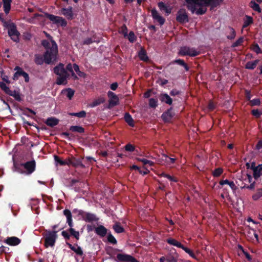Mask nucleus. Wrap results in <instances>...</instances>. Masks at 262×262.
<instances>
[{
	"label": "nucleus",
	"instance_id": "f257e3e1",
	"mask_svg": "<svg viewBox=\"0 0 262 262\" xmlns=\"http://www.w3.org/2000/svg\"><path fill=\"white\" fill-rule=\"evenodd\" d=\"M45 33L46 36L50 40L51 49L49 51H46L44 53L45 62L47 64H51L56 61L58 53V46L49 34Z\"/></svg>",
	"mask_w": 262,
	"mask_h": 262
},
{
	"label": "nucleus",
	"instance_id": "f03ea898",
	"mask_svg": "<svg viewBox=\"0 0 262 262\" xmlns=\"http://www.w3.org/2000/svg\"><path fill=\"white\" fill-rule=\"evenodd\" d=\"M3 26L8 29V34L11 39L14 42H19L20 33L17 30L16 25L14 23H8L5 21Z\"/></svg>",
	"mask_w": 262,
	"mask_h": 262
},
{
	"label": "nucleus",
	"instance_id": "7ed1b4c3",
	"mask_svg": "<svg viewBox=\"0 0 262 262\" xmlns=\"http://www.w3.org/2000/svg\"><path fill=\"white\" fill-rule=\"evenodd\" d=\"M58 231H45L43 234V238L45 240L44 246L46 248L49 247H53L55 246L56 239L57 238V232Z\"/></svg>",
	"mask_w": 262,
	"mask_h": 262
},
{
	"label": "nucleus",
	"instance_id": "20e7f679",
	"mask_svg": "<svg viewBox=\"0 0 262 262\" xmlns=\"http://www.w3.org/2000/svg\"><path fill=\"white\" fill-rule=\"evenodd\" d=\"M73 212L77 213V215L80 216L82 220L85 222L92 223L93 222H98L99 220V218L96 215L92 213L87 212L77 209H75L73 210Z\"/></svg>",
	"mask_w": 262,
	"mask_h": 262
},
{
	"label": "nucleus",
	"instance_id": "39448f33",
	"mask_svg": "<svg viewBox=\"0 0 262 262\" xmlns=\"http://www.w3.org/2000/svg\"><path fill=\"white\" fill-rule=\"evenodd\" d=\"M186 3L187 4V9L190 10L192 14L195 13L198 15H203L205 14L207 11L206 8H202V6H207L203 2H201V5H199L195 3L191 5L189 4L187 2H186Z\"/></svg>",
	"mask_w": 262,
	"mask_h": 262
},
{
	"label": "nucleus",
	"instance_id": "423d86ee",
	"mask_svg": "<svg viewBox=\"0 0 262 262\" xmlns=\"http://www.w3.org/2000/svg\"><path fill=\"white\" fill-rule=\"evenodd\" d=\"M189 4L193 3L201 5V2H204L206 6H210L212 7H216L223 2L224 0H185Z\"/></svg>",
	"mask_w": 262,
	"mask_h": 262
},
{
	"label": "nucleus",
	"instance_id": "0eeeda50",
	"mask_svg": "<svg viewBox=\"0 0 262 262\" xmlns=\"http://www.w3.org/2000/svg\"><path fill=\"white\" fill-rule=\"evenodd\" d=\"M45 16L53 24H56L58 26L66 27L67 25V21L62 17L55 16L47 12L45 13Z\"/></svg>",
	"mask_w": 262,
	"mask_h": 262
},
{
	"label": "nucleus",
	"instance_id": "6e6552de",
	"mask_svg": "<svg viewBox=\"0 0 262 262\" xmlns=\"http://www.w3.org/2000/svg\"><path fill=\"white\" fill-rule=\"evenodd\" d=\"M200 52L196 50L194 48L184 46L180 48L179 54L181 56H189L194 57L199 55Z\"/></svg>",
	"mask_w": 262,
	"mask_h": 262
},
{
	"label": "nucleus",
	"instance_id": "1a4fd4ad",
	"mask_svg": "<svg viewBox=\"0 0 262 262\" xmlns=\"http://www.w3.org/2000/svg\"><path fill=\"white\" fill-rule=\"evenodd\" d=\"M176 20L180 24H184L189 21V17L185 9H180L177 13Z\"/></svg>",
	"mask_w": 262,
	"mask_h": 262
},
{
	"label": "nucleus",
	"instance_id": "9d476101",
	"mask_svg": "<svg viewBox=\"0 0 262 262\" xmlns=\"http://www.w3.org/2000/svg\"><path fill=\"white\" fill-rule=\"evenodd\" d=\"M84 157H81L80 158L77 159L74 157L68 158V166L71 165L75 168L80 167L81 168H85V166L82 163V160Z\"/></svg>",
	"mask_w": 262,
	"mask_h": 262
},
{
	"label": "nucleus",
	"instance_id": "9b49d317",
	"mask_svg": "<svg viewBox=\"0 0 262 262\" xmlns=\"http://www.w3.org/2000/svg\"><path fill=\"white\" fill-rule=\"evenodd\" d=\"M116 258L118 262H139L133 256L126 254L118 253Z\"/></svg>",
	"mask_w": 262,
	"mask_h": 262
},
{
	"label": "nucleus",
	"instance_id": "f8f14e48",
	"mask_svg": "<svg viewBox=\"0 0 262 262\" xmlns=\"http://www.w3.org/2000/svg\"><path fill=\"white\" fill-rule=\"evenodd\" d=\"M14 70L16 71V72L14 74L13 78V80H16L18 79V76H21L24 78L25 82H29V75L27 73L25 72L22 69V68H21L20 67H19L18 66H16L14 68Z\"/></svg>",
	"mask_w": 262,
	"mask_h": 262
},
{
	"label": "nucleus",
	"instance_id": "ddd939ff",
	"mask_svg": "<svg viewBox=\"0 0 262 262\" xmlns=\"http://www.w3.org/2000/svg\"><path fill=\"white\" fill-rule=\"evenodd\" d=\"M174 116L175 113L173 110V108L170 107L162 114L161 118L165 123H169Z\"/></svg>",
	"mask_w": 262,
	"mask_h": 262
},
{
	"label": "nucleus",
	"instance_id": "4468645a",
	"mask_svg": "<svg viewBox=\"0 0 262 262\" xmlns=\"http://www.w3.org/2000/svg\"><path fill=\"white\" fill-rule=\"evenodd\" d=\"M21 166H23V167L26 169V173L27 174H30L35 170L36 162L34 160H32L28 161L25 163L21 164Z\"/></svg>",
	"mask_w": 262,
	"mask_h": 262
},
{
	"label": "nucleus",
	"instance_id": "2eb2a0df",
	"mask_svg": "<svg viewBox=\"0 0 262 262\" xmlns=\"http://www.w3.org/2000/svg\"><path fill=\"white\" fill-rule=\"evenodd\" d=\"M107 96L109 98V107H112L119 104V98L118 96L113 92L109 91L107 92Z\"/></svg>",
	"mask_w": 262,
	"mask_h": 262
},
{
	"label": "nucleus",
	"instance_id": "dca6fc26",
	"mask_svg": "<svg viewBox=\"0 0 262 262\" xmlns=\"http://www.w3.org/2000/svg\"><path fill=\"white\" fill-rule=\"evenodd\" d=\"M151 13L153 19L157 20L161 26L164 24L165 21V18L159 14L156 9H152L151 11Z\"/></svg>",
	"mask_w": 262,
	"mask_h": 262
},
{
	"label": "nucleus",
	"instance_id": "f3484780",
	"mask_svg": "<svg viewBox=\"0 0 262 262\" xmlns=\"http://www.w3.org/2000/svg\"><path fill=\"white\" fill-rule=\"evenodd\" d=\"M67 245L69 248L74 251L77 255L83 258V252L81 248L77 244L73 246L72 244L69 243H67Z\"/></svg>",
	"mask_w": 262,
	"mask_h": 262
},
{
	"label": "nucleus",
	"instance_id": "a211bd4d",
	"mask_svg": "<svg viewBox=\"0 0 262 262\" xmlns=\"http://www.w3.org/2000/svg\"><path fill=\"white\" fill-rule=\"evenodd\" d=\"M21 240L16 236L8 237L4 241L5 243L10 246H17L20 244Z\"/></svg>",
	"mask_w": 262,
	"mask_h": 262
},
{
	"label": "nucleus",
	"instance_id": "6ab92c4d",
	"mask_svg": "<svg viewBox=\"0 0 262 262\" xmlns=\"http://www.w3.org/2000/svg\"><path fill=\"white\" fill-rule=\"evenodd\" d=\"M159 99L163 103L169 105L172 104V99L166 93H161L159 95Z\"/></svg>",
	"mask_w": 262,
	"mask_h": 262
},
{
	"label": "nucleus",
	"instance_id": "aec40b11",
	"mask_svg": "<svg viewBox=\"0 0 262 262\" xmlns=\"http://www.w3.org/2000/svg\"><path fill=\"white\" fill-rule=\"evenodd\" d=\"M95 233L101 237H104L107 233V229L103 225H99L95 228Z\"/></svg>",
	"mask_w": 262,
	"mask_h": 262
},
{
	"label": "nucleus",
	"instance_id": "412c9836",
	"mask_svg": "<svg viewBox=\"0 0 262 262\" xmlns=\"http://www.w3.org/2000/svg\"><path fill=\"white\" fill-rule=\"evenodd\" d=\"M61 12L68 19H72L73 17L72 8L71 7L69 8H62Z\"/></svg>",
	"mask_w": 262,
	"mask_h": 262
},
{
	"label": "nucleus",
	"instance_id": "4be33fe9",
	"mask_svg": "<svg viewBox=\"0 0 262 262\" xmlns=\"http://www.w3.org/2000/svg\"><path fill=\"white\" fill-rule=\"evenodd\" d=\"M261 167L262 164H258L257 166H256L255 162H252L250 165V169L253 170V176L254 178L258 175V173Z\"/></svg>",
	"mask_w": 262,
	"mask_h": 262
},
{
	"label": "nucleus",
	"instance_id": "5701e85b",
	"mask_svg": "<svg viewBox=\"0 0 262 262\" xmlns=\"http://www.w3.org/2000/svg\"><path fill=\"white\" fill-rule=\"evenodd\" d=\"M59 121V120L55 117H50L46 120L45 123L48 126L53 127L57 125Z\"/></svg>",
	"mask_w": 262,
	"mask_h": 262
},
{
	"label": "nucleus",
	"instance_id": "b1692460",
	"mask_svg": "<svg viewBox=\"0 0 262 262\" xmlns=\"http://www.w3.org/2000/svg\"><path fill=\"white\" fill-rule=\"evenodd\" d=\"M61 93L66 95L69 100H71L74 95L75 91L71 88H66L62 90Z\"/></svg>",
	"mask_w": 262,
	"mask_h": 262
},
{
	"label": "nucleus",
	"instance_id": "393cba45",
	"mask_svg": "<svg viewBox=\"0 0 262 262\" xmlns=\"http://www.w3.org/2000/svg\"><path fill=\"white\" fill-rule=\"evenodd\" d=\"M3 3L4 11L6 14H8L11 9L12 0H2Z\"/></svg>",
	"mask_w": 262,
	"mask_h": 262
},
{
	"label": "nucleus",
	"instance_id": "a878e982",
	"mask_svg": "<svg viewBox=\"0 0 262 262\" xmlns=\"http://www.w3.org/2000/svg\"><path fill=\"white\" fill-rule=\"evenodd\" d=\"M124 118L125 122L128 124V125L132 127H134L135 126L134 120L132 116L128 113H126L125 114Z\"/></svg>",
	"mask_w": 262,
	"mask_h": 262
},
{
	"label": "nucleus",
	"instance_id": "bb28decb",
	"mask_svg": "<svg viewBox=\"0 0 262 262\" xmlns=\"http://www.w3.org/2000/svg\"><path fill=\"white\" fill-rule=\"evenodd\" d=\"M8 95L14 97V99L17 101L20 102L22 100L19 92L16 90H10V92L8 94Z\"/></svg>",
	"mask_w": 262,
	"mask_h": 262
},
{
	"label": "nucleus",
	"instance_id": "cd10ccee",
	"mask_svg": "<svg viewBox=\"0 0 262 262\" xmlns=\"http://www.w3.org/2000/svg\"><path fill=\"white\" fill-rule=\"evenodd\" d=\"M158 6L160 10L164 11L167 14H169L171 13V9L168 8L163 2H160L158 3Z\"/></svg>",
	"mask_w": 262,
	"mask_h": 262
},
{
	"label": "nucleus",
	"instance_id": "c85d7f7f",
	"mask_svg": "<svg viewBox=\"0 0 262 262\" xmlns=\"http://www.w3.org/2000/svg\"><path fill=\"white\" fill-rule=\"evenodd\" d=\"M166 242L169 245L176 246L180 248H181L183 245L180 242L172 238H167L166 239Z\"/></svg>",
	"mask_w": 262,
	"mask_h": 262
},
{
	"label": "nucleus",
	"instance_id": "c756f323",
	"mask_svg": "<svg viewBox=\"0 0 262 262\" xmlns=\"http://www.w3.org/2000/svg\"><path fill=\"white\" fill-rule=\"evenodd\" d=\"M166 242L169 245L176 246L180 248H181L183 245L180 242L172 238H167L166 239Z\"/></svg>",
	"mask_w": 262,
	"mask_h": 262
},
{
	"label": "nucleus",
	"instance_id": "7c9ffc66",
	"mask_svg": "<svg viewBox=\"0 0 262 262\" xmlns=\"http://www.w3.org/2000/svg\"><path fill=\"white\" fill-rule=\"evenodd\" d=\"M70 130L72 132H77L80 134L84 132V128L82 126L78 125H73L70 126Z\"/></svg>",
	"mask_w": 262,
	"mask_h": 262
},
{
	"label": "nucleus",
	"instance_id": "2f4dec72",
	"mask_svg": "<svg viewBox=\"0 0 262 262\" xmlns=\"http://www.w3.org/2000/svg\"><path fill=\"white\" fill-rule=\"evenodd\" d=\"M34 62L37 65L42 64L43 62H45L44 54L43 55V57L41 55L35 54Z\"/></svg>",
	"mask_w": 262,
	"mask_h": 262
},
{
	"label": "nucleus",
	"instance_id": "473e14b6",
	"mask_svg": "<svg viewBox=\"0 0 262 262\" xmlns=\"http://www.w3.org/2000/svg\"><path fill=\"white\" fill-rule=\"evenodd\" d=\"M138 56L140 59L142 61H147L149 60L148 57L146 54V52L144 49H142L139 51Z\"/></svg>",
	"mask_w": 262,
	"mask_h": 262
},
{
	"label": "nucleus",
	"instance_id": "72a5a7b5",
	"mask_svg": "<svg viewBox=\"0 0 262 262\" xmlns=\"http://www.w3.org/2000/svg\"><path fill=\"white\" fill-rule=\"evenodd\" d=\"M258 62V60H255L253 61H248L246 63L245 68L247 69L253 70L256 67Z\"/></svg>",
	"mask_w": 262,
	"mask_h": 262
},
{
	"label": "nucleus",
	"instance_id": "f704fd0d",
	"mask_svg": "<svg viewBox=\"0 0 262 262\" xmlns=\"http://www.w3.org/2000/svg\"><path fill=\"white\" fill-rule=\"evenodd\" d=\"M69 115L71 116H75L79 118H85L86 113L85 111H81L78 113H69Z\"/></svg>",
	"mask_w": 262,
	"mask_h": 262
},
{
	"label": "nucleus",
	"instance_id": "c9c22d12",
	"mask_svg": "<svg viewBox=\"0 0 262 262\" xmlns=\"http://www.w3.org/2000/svg\"><path fill=\"white\" fill-rule=\"evenodd\" d=\"M69 76L64 75L63 76H58L56 79V84L58 85L66 84L67 83V79Z\"/></svg>",
	"mask_w": 262,
	"mask_h": 262
},
{
	"label": "nucleus",
	"instance_id": "e433bc0d",
	"mask_svg": "<svg viewBox=\"0 0 262 262\" xmlns=\"http://www.w3.org/2000/svg\"><path fill=\"white\" fill-rule=\"evenodd\" d=\"M250 6L255 11H256L258 13H260L261 11V9L260 8L259 5L254 1L250 2Z\"/></svg>",
	"mask_w": 262,
	"mask_h": 262
},
{
	"label": "nucleus",
	"instance_id": "4c0bfd02",
	"mask_svg": "<svg viewBox=\"0 0 262 262\" xmlns=\"http://www.w3.org/2000/svg\"><path fill=\"white\" fill-rule=\"evenodd\" d=\"M54 160L55 162L58 164H59L61 166L64 165H68V159L66 160H62L60 158V157L57 155L54 156Z\"/></svg>",
	"mask_w": 262,
	"mask_h": 262
},
{
	"label": "nucleus",
	"instance_id": "58836bf2",
	"mask_svg": "<svg viewBox=\"0 0 262 262\" xmlns=\"http://www.w3.org/2000/svg\"><path fill=\"white\" fill-rule=\"evenodd\" d=\"M246 19L244 20V23L243 26V28H247L250 25L253 23V18L251 16L246 15Z\"/></svg>",
	"mask_w": 262,
	"mask_h": 262
},
{
	"label": "nucleus",
	"instance_id": "ea45409f",
	"mask_svg": "<svg viewBox=\"0 0 262 262\" xmlns=\"http://www.w3.org/2000/svg\"><path fill=\"white\" fill-rule=\"evenodd\" d=\"M105 102V99L103 98H99L95 100L91 104V106L92 107L97 106Z\"/></svg>",
	"mask_w": 262,
	"mask_h": 262
},
{
	"label": "nucleus",
	"instance_id": "a19ab883",
	"mask_svg": "<svg viewBox=\"0 0 262 262\" xmlns=\"http://www.w3.org/2000/svg\"><path fill=\"white\" fill-rule=\"evenodd\" d=\"M174 62L181 66H183L186 71H189V68L188 66L185 62V61L183 59H176L174 61Z\"/></svg>",
	"mask_w": 262,
	"mask_h": 262
},
{
	"label": "nucleus",
	"instance_id": "79ce46f5",
	"mask_svg": "<svg viewBox=\"0 0 262 262\" xmlns=\"http://www.w3.org/2000/svg\"><path fill=\"white\" fill-rule=\"evenodd\" d=\"M228 29L229 31V34L227 36V38L230 40L233 39L236 36V32L234 29L230 27H229Z\"/></svg>",
	"mask_w": 262,
	"mask_h": 262
},
{
	"label": "nucleus",
	"instance_id": "37998d69",
	"mask_svg": "<svg viewBox=\"0 0 262 262\" xmlns=\"http://www.w3.org/2000/svg\"><path fill=\"white\" fill-rule=\"evenodd\" d=\"M181 248L184 250L185 252L188 254L192 258L195 259H196V256L191 250L185 247L183 245L182 246Z\"/></svg>",
	"mask_w": 262,
	"mask_h": 262
},
{
	"label": "nucleus",
	"instance_id": "c03bdc74",
	"mask_svg": "<svg viewBox=\"0 0 262 262\" xmlns=\"http://www.w3.org/2000/svg\"><path fill=\"white\" fill-rule=\"evenodd\" d=\"M181 248L184 250L185 252L188 254L192 258L195 259H196V256L191 250L185 247L183 245L182 246Z\"/></svg>",
	"mask_w": 262,
	"mask_h": 262
},
{
	"label": "nucleus",
	"instance_id": "a18cd8bd",
	"mask_svg": "<svg viewBox=\"0 0 262 262\" xmlns=\"http://www.w3.org/2000/svg\"><path fill=\"white\" fill-rule=\"evenodd\" d=\"M62 69H65L64 68V64L60 63L58 66L54 67V72L56 75H59V73L62 72Z\"/></svg>",
	"mask_w": 262,
	"mask_h": 262
},
{
	"label": "nucleus",
	"instance_id": "49530a36",
	"mask_svg": "<svg viewBox=\"0 0 262 262\" xmlns=\"http://www.w3.org/2000/svg\"><path fill=\"white\" fill-rule=\"evenodd\" d=\"M113 229L117 233H121L124 231V228L119 223L115 224L113 226Z\"/></svg>",
	"mask_w": 262,
	"mask_h": 262
},
{
	"label": "nucleus",
	"instance_id": "de8ad7c7",
	"mask_svg": "<svg viewBox=\"0 0 262 262\" xmlns=\"http://www.w3.org/2000/svg\"><path fill=\"white\" fill-rule=\"evenodd\" d=\"M250 49L257 54L261 53V50L257 43H253L250 47Z\"/></svg>",
	"mask_w": 262,
	"mask_h": 262
},
{
	"label": "nucleus",
	"instance_id": "09e8293b",
	"mask_svg": "<svg viewBox=\"0 0 262 262\" xmlns=\"http://www.w3.org/2000/svg\"><path fill=\"white\" fill-rule=\"evenodd\" d=\"M69 231L70 234L73 236L77 240L79 239L80 234L79 231H75L72 227L70 228Z\"/></svg>",
	"mask_w": 262,
	"mask_h": 262
},
{
	"label": "nucleus",
	"instance_id": "8fccbe9b",
	"mask_svg": "<svg viewBox=\"0 0 262 262\" xmlns=\"http://www.w3.org/2000/svg\"><path fill=\"white\" fill-rule=\"evenodd\" d=\"M223 172V169L221 167L215 169L212 173V176L214 177H220Z\"/></svg>",
	"mask_w": 262,
	"mask_h": 262
},
{
	"label": "nucleus",
	"instance_id": "3c124183",
	"mask_svg": "<svg viewBox=\"0 0 262 262\" xmlns=\"http://www.w3.org/2000/svg\"><path fill=\"white\" fill-rule=\"evenodd\" d=\"M149 106L150 107L155 108L158 106V100L155 98H150L149 100Z\"/></svg>",
	"mask_w": 262,
	"mask_h": 262
},
{
	"label": "nucleus",
	"instance_id": "603ef678",
	"mask_svg": "<svg viewBox=\"0 0 262 262\" xmlns=\"http://www.w3.org/2000/svg\"><path fill=\"white\" fill-rule=\"evenodd\" d=\"M73 69H74V70L77 73V74H78V75L79 76L84 77L85 76V73L83 72H81L79 70V66L77 64H76V63L73 64Z\"/></svg>",
	"mask_w": 262,
	"mask_h": 262
},
{
	"label": "nucleus",
	"instance_id": "864d4df0",
	"mask_svg": "<svg viewBox=\"0 0 262 262\" xmlns=\"http://www.w3.org/2000/svg\"><path fill=\"white\" fill-rule=\"evenodd\" d=\"M137 160L138 161L142 162L144 165L149 164L150 166H153L154 165V163L152 161L148 160L144 158H137Z\"/></svg>",
	"mask_w": 262,
	"mask_h": 262
},
{
	"label": "nucleus",
	"instance_id": "5fc2aeb1",
	"mask_svg": "<svg viewBox=\"0 0 262 262\" xmlns=\"http://www.w3.org/2000/svg\"><path fill=\"white\" fill-rule=\"evenodd\" d=\"M262 196V189H258L257 190V192L254 194L252 198L254 201L258 200L260 197Z\"/></svg>",
	"mask_w": 262,
	"mask_h": 262
},
{
	"label": "nucleus",
	"instance_id": "6e6d98bb",
	"mask_svg": "<svg viewBox=\"0 0 262 262\" xmlns=\"http://www.w3.org/2000/svg\"><path fill=\"white\" fill-rule=\"evenodd\" d=\"M0 88L7 94H8L11 90L7 86L6 83L2 81L0 82Z\"/></svg>",
	"mask_w": 262,
	"mask_h": 262
},
{
	"label": "nucleus",
	"instance_id": "4d7b16f0",
	"mask_svg": "<svg viewBox=\"0 0 262 262\" xmlns=\"http://www.w3.org/2000/svg\"><path fill=\"white\" fill-rule=\"evenodd\" d=\"M66 70L71 72L72 76L74 77L75 78H77V76L75 75L73 71V64L72 65L71 63L68 64L66 66Z\"/></svg>",
	"mask_w": 262,
	"mask_h": 262
},
{
	"label": "nucleus",
	"instance_id": "13d9d810",
	"mask_svg": "<svg viewBox=\"0 0 262 262\" xmlns=\"http://www.w3.org/2000/svg\"><path fill=\"white\" fill-rule=\"evenodd\" d=\"M45 17V14L43 15V14H39V13H35L33 15V16L31 18H30L29 19V20L28 21L30 23L35 24V22H34L35 18H36L37 17Z\"/></svg>",
	"mask_w": 262,
	"mask_h": 262
},
{
	"label": "nucleus",
	"instance_id": "bf43d9fd",
	"mask_svg": "<svg viewBox=\"0 0 262 262\" xmlns=\"http://www.w3.org/2000/svg\"><path fill=\"white\" fill-rule=\"evenodd\" d=\"M41 45L46 49V51H49L51 49L50 42L48 40H42L41 41Z\"/></svg>",
	"mask_w": 262,
	"mask_h": 262
},
{
	"label": "nucleus",
	"instance_id": "052dcab7",
	"mask_svg": "<svg viewBox=\"0 0 262 262\" xmlns=\"http://www.w3.org/2000/svg\"><path fill=\"white\" fill-rule=\"evenodd\" d=\"M93 38L94 39L95 38V35H94L93 36L92 38L88 37V38H85L83 41L82 44L83 45H89L92 43L93 42L95 41L94 40H93Z\"/></svg>",
	"mask_w": 262,
	"mask_h": 262
},
{
	"label": "nucleus",
	"instance_id": "680f3d73",
	"mask_svg": "<svg viewBox=\"0 0 262 262\" xmlns=\"http://www.w3.org/2000/svg\"><path fill=\"white\" fill-rule=\"evenodd\" d=\"M124 149L126 151L133 152L135 151V146L130 143H128L124 146Z\"/></svg>",
	"mask_w": 262,
	"mask_h": 262
},
{
	"label": "nucleus",
	"instance_id": "e2e57ef3",
	"mask_svg": "<svg viewBox=\"0 0 262 262\" xmlns=\"http://www.w3.org/2000/svg\"><path fill=\"white\" fill-rule=\"evenodd\" d=\"M107 241L109 243L115 245L117 244V241L114 236L111 233H109L107 235Z\"/></svg>",
	"mask_w": 262,
	"mask_h": 262
},
{
	"label": "nucleus",
	"instance_id": "0e129e2a",
	"mask_svg": "<svg viewBox=\"0 0 262 262\" xmlns=\"http://www.w3.org/2000/svg\"><path fill=\"white\" fill-rule=\"evenodd\" d=\"M128 37V40L130 42H134L136 40V36H135L134 32L133 31H130L128 35H127V36Z\"/></svg>",
	"mask_w": 262,
	"mask_h": 262
},
{
	"label": "nucleus",
	"instance_id": "69168bd1",
	"mask_svg": "<svg viewBox=\"0 0 262 262\" xmlns=\"http://www.w3.org/2000/svg\"><path fill=\"white\" fill-rule=\"evenodd\" d=\"M244 42V37H239L235 42L232 43L231 47L232 48H235L238 47L242 44Z\"/></svg>",
	"mask_w": 262,
	"mask_h": 262
},
{
	"label": "nucleus",
	"instance_id": "338daca9",
	"mask_svg": "<svg viewBox=\"0 0 262 262\" xmlns=\"http://www.w3.org/2000/svg\"><path fill=\"white\" fill-rule=\"evenodd\" d=\"M250 105L252 106H258L260 104V100L259 98H255L250 100Z\"/></svg>",
	"mask_w": 262,
	"mask_h": 262
},
{
	"label": "nucleus",
	"instance_id": "774afa93",
	"mask_svg": "<svg viewBox=\"0 0 262 262\" xmlns=\"http://www.w3.org/2000/svg\"><path fill=\"white\" fill-rule=\"evenodd\" d=\"M127 28L125 25H123L120 28V33L124 35V37H126L127 36Z\"/></svg>",
	"mask_w": 262,
	"mask_h": 262
}]
</instances>
